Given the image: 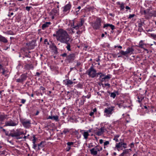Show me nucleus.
<instances>
[{
  "label": "nucleus",
  "mask_w": 156,
  "mask_h": 156,
  "mask_svg": "<svg viewBox=\"0 0 156 156\" xmlns=\"http://www.w3.org/2000/svg\"><path fill=\"white\" fill-rule=\"evenodd\" d=\"M37 145L36 144V143L33 144V148L34 149H37Z\"/></svg>",
  "instance_id": "de8ad7c7"
},
{
  "label": "nucleus",
  "mask_w": 156,
  "mask_h": 156,
  "mask_svg": "<svg viewBox=\"0 0 156 156\" xmlns=\"http://www.w3.org/2000/svg\"><path fill=\"white\" fill-rule=\"evenodd\" d=\"M40 89L41 90H45V87H44L42 86H41L40 87Z\"/></svg>",
  "instance_id": "bf43d9fd"
},
{
  "label": "nucleus",
  "mask_w": 156,
  "mask_h": 156,
  "mask_svg": "<svg viewBox=\"0 0 156 156\" xmlns=\"http://www.w3.org/2000/svg\"><path fill=\"white\" fill-rule=\"evenodd\" d=\"M16 81L18 83H22L23 82V80L21 79L20 78L17 79L16 80Z\"/></svg>",
  "instance_id": "58836bf2"
},
{
  "label": "nucleus",
  "mask_w": 156,
  "mask_h": 156,
  "mask_svg": "<svg viewBox=\"0 0 156 156\" xmlns=\"http://www.w3.org/2000/svg\"><path fill=\"white\" fill-rule=\"evenodd\" d=\"M106 130V129L104 127H102L101 128L98 129V131L96 133V134L98 136H101Z\"/></svg>",
  "instance_id": "2eb2a0df"
},
{
  "label": "nucleus",
  "mask_w": 156,
  "mask_h": 156,
  "mask_svg": "<svg viewBox=\"0 0 156 156\" xmlns=\"http://www.w3.org/2000/svg\"><path fill=\"white\" fill-rule=\"evenodd\" d=\"M119 94V93L118 91H115L114 92L111 93L110 94V97L113 98H115L116 97V95H118Z\"/></svg>",
  "instance_id": "5701e85b"
},
{
  "label": "nucleus",
  "mask_w": 156,
  "mask_h": 156,
  "mask_svg": "<svg viewBox=\"0 0 156 156\" xmlns=\"http://www.w3.org/2000/svg\"><path fill=\"white\" fill-rule=\"evenodd\" d=\"M122 146V142H121L116 144L115 148L118 150V149H120Z\"/></svg>",
  "instance_id": "cd10ccee"
},
{
  "label": "nucleus",
  "mask_w": 156,
  "mask_h": 156,
  "mask_svg": "<svg viewBox=\"0 0 156 156\" xmlns=\"http://www.w3.org/2000/svg\"><path fill=\"white\" fill-rule=\"evenodd\" d=\"M134 16H135L134 14H130V15L129 16V17H128V18L129 19H131V18L133 17Z\"/></svg>",
  "instance_id": "09e8293b"
},
{
  "label": "nucleus",
  "mask_w": 156,
  "mask_h": 156,
  "mask_svg": "<svg viewBox=\"0 0 156 156\" xmlns=\"http://www.w3.org/2000/svg\"><path fill=\"white\" fill-rule=\"evenodd\" d=\"M105 86H108V87H110V84L108 83H105Z\"/></svg>",
  "instance_id": "338daca9"
},
{
  "label": "nucleus",
  "mask_w": 156,
  "mask_h": 156,
  "mask_svg": "<svg viewBox=\"0 0 156 156\" xmlns=\"http://www.w3.org/2000/svg\"><path fill=\"white\" fill-rule=\"evenodd\" d=\"M129 152L128 149H125L123 151L122 153L125 155L128 154Z\"/></svg>",
  "instance_id": "e433bc0d"
},
{
  "label": "nucleus",
  "mask_w": 156,
  "mask_h": 156,
  "mask_svg": "<svg viewBox=\"0 0 156 156\" xmlns=\"http://www.w3.org/2000/svg\"><path fill=\"white\" fill-rule=\"evenodd\" d=\"M151 36L154 39H156V34H151Z\"/></svg>",
  "instance_id": "a18cd8bd"
},
{
  "label": "nucleus",
  "mask_w": 156,
  "mask_h": 156,
  "mask_svg": "<svg viewBox=\"0 0 156 156\" xmlns=\"http://www.w3.org/2000/svg\"><path fill=\"white\" fill-rule=\"evenodd\" d=\"M138 99V102L140 104L141 103V102L142 100L144 99V97H142L141 96H138L137 97Z\"/></svg>",
  "instance_id": "7c9ffc66"
},
{
  "label": "nucleus",
  "mask_w": 156,
  "mask_h": 156,
  "mask_svg": "<svg viewBox=\"0 0 156 156\" xmlns=\"http://www.w3.org/2000/svg\"><path fill=\"white\" fill-rule=\"evenodd\" d=\"M8 41V40L5 37L0 35V42H2L4 43H6Z\"/></svg>",
  "instance_id": "412c9836"
},
{
  "label": "nucleus",
  "mask_w": 156,
  "mask_h": 156,
  "mask_svg": "<svg viewBox=\"0 0 156 156\" xmlns=\"http://www.w3.org/2000/svg\"><path fill=\"white\" fill-rule=\"evenodd\" d=\"M120 136V135L119 134L115 135L113 140H115L116 142H119V140L118 139L119 137Z\"/></svg>",
  "instance_id": "c756f323"
},
{
  "label": "nucleus",
  "mask_w": 156,
  "mask_h": 156,
  "mask_svg": "<svg viewBox=\"0 0 156 156\" xmlns=\"http://www.w3.org/2000/svg\"><path fill=\"white\" fill-rule=\"evenodd\" d=\"M90 96H91V95L90 94H88L87 96H84V98H90Z\"/></svg>",
  "instance_id": "680f3d73"
},
{
  "label": "nucleus",
  "mask_w": 156,
  "mask_h": 156,
  "mask_svg": "<svg viewBox=\"0 0 156 156\" xmlns=\"http://www.w3.org/2000/svg\"><path fill=\"white\" fill-rule=\"evenodd\" d=\"M7 117V115L5 114H2L0 115V123H2V122H4V120Z\"/></svg>",
  "instance_id": "aec40b11"
},
{
  "label": "nucleus",
  "mask_w": 156,
  "mask_h": 156,
  "mask_svg": "<svg viewBox=\"0 0 156 156\" xmlns=\"http://www.w3.org/2000/svg\"><path fill=\"white\" fill-rule=\"evenodd\" d=\"M86 9L89 11L90 10L92 9H93L92 7H86Z\"/></svg>",
  "instance_id": "69168bd1"
},
{
  "label": "nucleus",
  "mask_w": 156,
  "mask_h": 156,
  "mask_svg": "<svg viewBox=\"0 0 156 156\" xmlns=\"http://www.w3.org/2000/svg\"><path fill=\"white\" fill-rule=\"evenodd\" d=\"M52 49L53 50H54L55 51L57 52L58 48L55 45H53Z\"/></svg>",
  "instance_id": "4c0bfd02"
},
{
  "label": "nucleus",
  "mask_w": 156,
  "mask_h": 156,
  "mask_svg": "<svg viewBox=\"0 0 156 156\" xmlns=\"http://www.w3.org/2000/svg\"><path fill=\"white\" fill-rule=\"evenodd\" d=\"M138 29V31L140 32H141L142 30H143V28L142 27H139Z\"/></svg>",
  "instance_id": "13d9d810"
},
{
  "label": "nucleus",
  "mask_w": 156,
  "mask_h": 156,
  "mask_svg": "<svg viewBox=\"0 0 156 156\" xmlns=\"http://www.w3.org/2000/svg\"><path fill=\"white\" fill-rule=\"evenodd\" d=\"M74 144L73 142H68L67 143V144L68 146H70L71 145H73Z\"/></svg>",
  "instance_id": "a19ab883"
},
{
  "label": "nucleus",
  "mask_w": 156,
  "mask_h": 156,
  "mask_svg": "<svg viewBox=\"0 0 156 156\" xmlns=\"http://www.w3.org/2000/svg\"><path fill=\"white\" fill-rule=\"evenodd\" d=\"M61 55L63 57H66L67 56V54L66 53H64Z\"/></svg>",
  "instance_id": "052dcab7"
},
{
  "label": "nucleus",
  "mask_w": 156,
  "mask_h": 156,
  "mask_svg": "<svg viewBox=\"0 0 156 156\" xmlns=\"http://www.w3.org/2000/svg\"><path fill=\"white\" fill-rule=\"evenodd\" d=\"M51 23L50 22H46L42 26V29L44 30L46 28L48 27L51 24Z\"/></svg>",
  "instance_id": "a211bd4d"
},
{
  "label": "nucleus",
  "mask_w": 156,
  "mask_h": 156,
  "mask_svg": "<svg viewBox=\"0 0 156 156\" xmlns=\"http://www.w3.org/2000/svg\"><path fill=\"white\" fill-rule=\"evenodd\" d=\"M26 101V100L24 99H22L21 100V103L22 104H24Z\"/></svg>",
  "instance_id": "5fc2aeb1"
},
{
  "label": "nucleus",
  "mask_w": 156,
  "mask_h": 156,
  "mask_svg": "<svg viewBox=\"0 0 156 156\" xmlns=\"http://www.w3.org/2000/svg\"><path fill=\"white\" fill-rule=\"evenodd\" d=\"M142 25L143 23L141 22L138 23V26L139 27H142Z\"/></svg>",
  "instance_id": "864d4df0"
},
{
  "label": "nucleus",
  "mask_w": 156,
  "mask_h": 156,
  "mask_svg": "<svg viewBox=\"0 0 156 156\" xmlns=\"http://www.w3.org/2000/svg\"><path fill=\"white\" fill-rule=\"evenodd\" d=\"M141 12L142 14L144 15L146 19H149L152 16L156 17V10L147 9L142 10Z\"/></svg>",
  "instance_id": "f03ea898"
},
{
  "label": "nucleus",
  "mask_w": 156,
  "mask_h": 156,
  "mask_svg": "<svg viewBox=\"0 0 156 156\" xmlns=\"http://www.w3.org/2000/svg\"><path fill=\"white\" fill-rule=\"evenodd\" d=\"M134 49L132 47H129L127 48L126 51L121 50L120 51V53L123 55L127 57L128 55H131L133 53Z\"/></svg>",
  "instance_id": "0eeeda50"
},
{
  "label": "nucleus",
  "mask_w": 156,
  "mask_h": 156,
  "mask_svg": "<svg viewBox=\"0 0 156 156\" xmlns=\"http://www.w3.org/2000/svg\"><path fill=\"white\" fill-rule=\"evenodd\" d=\"M53 119L55 120L56 121H59L58 119V116L57 115L56 116H53Z\"/></svg>",
  "instance_id": "72a5a7b5"
},
{
  "label": "nucleus",
  "mask_w": 156,
  "mask_h": 156,
  "mask_svg": "<svg viewBox=\"0 0 156 156\" xmlns=\"http://www.w3.org/2000/svg\"><path fill=\"white\" fill-rule=\"evenodd\" d=\"M82 135L84 137V138L85 140H87L88 138V136H89V134L87 131H84Z\"/></svg>",
  "instance_id": "393cba45"
},
{
  "label": "nucleus",
  "mask_w": 156,
  "mask_h": 156,
  "mask_svg": "<svg viewBox=\"0 0 156 156\" xmlns=\"http://www.w3.org/2000/svg\"><path fill=\"white\" fill-rule=\"evenodd\" d=\"M111 78L110 75H108L105 76L104 77L102 78L101 79L102 81H105L106 80L109 79Z\"/></svg>",
  "instance_id": "c85d7f7f"
},
{
  "label": "nucleus",
  "mask_w": 156,
  "mask_h": 156,
  "mask_svg": "<svg viewBox=\"0 0 156 156\" xmlns=\"http://www.w3.org/2000/svg\"><path fill=\"white\" fill-rule=\"evenodd\" d=\"M58 38L57 41L62 43H66L70 38L67 31L64 29L60 28L58 29Z\"/></svg>",
  "instance_id": "f257e3e1"
},
{
  "label": "nucleus",
  "mask_w": 156,
  "mask_h": 156,
  "mask_svg": "<svg viewBox=\"0 0 156 156\" xmlns=\"http://www.w3.org/2000/svg\"><path fill=\"white\" fill-rule=\"evenodd\" d=\"M98 145L94 147L90 150V154L93 155H96L98 154V151L97 147H98Z\"/></svg>",
  "instance_id": "dca6fc26"
},
{
  "label": "nucleus",
  "mask_w": 156,
  "mask_h": 156,
  "mask_svg": "<svg viewBox=\"0 0 156 156\" xmlns=\"http://www.w3.org/2000/svg\"><path fill=\"white\" fill-rule=\"evenodd\" d=\"M63 82L64 84L67 86V87H72L73 85L75 83V82H73L72 80L69 79L64 80Z\"/></svg>",
  "instance_id": "9d476101"
},
{
  "label": "nucleus",
  "mask_w": 156,
  "mask_h": 156,
  "mask_svg": "<svg viewBox=\"0 0 156 156\" xmlns=\"http://www.w3.org/2000/svg\"><path fill=\"white\" fill-rule=\"evenodd\" d=\"M76 87L78 88L82 89L83 87V85L81 83H78Z\"/></svg>",
  "instance_id": "473e14b6"
},
{
  "label": "nucleus",
  "mask_w": 156,
  "mask_h": 156,
  "mask_svg": "<svg viewBox=\"0 0 156 156\" xmlns=\"http://www.w3.org/2000/svg\"><path fill=\"white\" fill-rule=\"evenodd\" d=\"M34 68V66L32 64L26 63L24 66L25 69L27 70H30V69H33Z\"/></svg>",
  "instance_id": "f3484780"
},
{
  "label": "nucleus",
  "mask_w": 156,
  "mask_h": 156,
  "mask_svg": "<svg viewBox=\"0 0 156 156\" xmlns=\"http://www.w3.org/2000/svg\"><path fill=\"white\" fill-rule=\"evenodd\" d=\"M24 133L23 132L19 130H15L13 129L11 131L10 135L12 137H14L17 139H19L23 138V135Z\"/></svg>",
  "instance_id": "7ed1b4c3"
},
{
  "label": "nucleus",
  "mask_w": 156,
  "mask_h": 156,
  "mask_svg": "<svg viewBox=\"0 0 156 156\" xmlns=\"http://www.w3.org/2000/svg\"><path fill=\"white\" fill-rule=\"evenodd\" d=\"M58 30L57 31H56V34H53V36L54 37H56V39L57 40V38H58Z\"/></svg>",
  "instance_id": "c9c22d12"
},
{
  "label": "nucleus",
  "mask_w": 156,
  "mask_h": 156,
  "mask_svg": "<svg viewBox=\"0 0 156 156\" xmlns=\"http://www.w3.org/2000/svg\"><path fill=\"white\" fill-rule=\"evenodd\" d=\"M24 56L25 57L30 58L31 56L29 54H27L25 55Z\"/></svg>",
  "instance_id": "6e6d98bb"
},
{
  "label": "nucleus",
  "mask_w": 156,
  "mask_h": 156,
  "mask_svg": "<svg viewBox=\"0 0 156 156\" xmlns=\"http://www.w3.org/2000/svg\"><path fill=\"white\" fill-rule=\"evenodd\" d=\"M75 58V54L74 53H72L69 55L66 56V60L69 63L72 62Z\"/></svg>",
  "instance_id": "ddd939ff"
},
{
  "label": "nucleus",
  "mask_w": 156,
  "mask_h": 156,
  "mask_svg": "<svg viewBox=\"0 0 156 156\" xmlns=\"http://www.w3.org/2000/svg\"><path fill=\"white\" fill-rule=\"evenodd\" d=\"M99 75L100 76V77L101 78H102V77L104 76H105V75L104 74H103L99 72L97 73L96 77H98Z\"/></svg>",
  "instance_id": "2f4dec72"
},
{
  "label": "nucleus",
  "mask_w": 156,
  "mask_h": 156,
  "mask_svg": "<svg viewBox=\"0 0 156 156\" xmlns=\"http://www.w3.org/2000/svg\"><path fill=\"white\" fill-rule=\"evenodd\" d=\"M71 149L70 146H69L67 145V147L66 148V151H69Z\"/></svg>",
  "instance_id": "8fccbe9b"
},
{
  "label": "nucleus",
  "mask_w": 156,
  "mask_h": 156,
  "mask_svg": "<svg viewBox=\"0 0 156 156\" xmlns=\"http://www.w3.org/2000/svg\"><path fill=\"white\" fill-rule=\"evenodd\" d=\"M122 145H123V147L124 148H126L127 144L126 143H123L122 142Z\"/></svg>",
  "instance_id": "c03bdc74"
},
{
  "label": "nucleus",
  "mask_w": 156,
  "mask_h": 156,
  "mask_svg": "<svg viewBox=\"0 0 156 156\" xmlns=\"http://www.w3.org/2000/svg\"><path fill=\"white\" fill-rule=\"evenodd\" d=\"M84 23V21L81 19L80 22H77L76 21H73L71 24V26L72 27V29H76L77 30L82 27Z\"/></svg>",
  "instance_id": "423d86ee"
},
{
  "label": "nucleus",
  "mask_w": 156,
  "mask_h": 156,
  "mask_svg": "<svg viewBox=\"0 0 156 156\" xmlns=\"http://www.w3.org/2000/svg\"><path fill=\"white\" fill-rule=\"evenodd\" d=\"M129 146L131 147V148H132L134 147V143H131L129 145Z\"/></svg>",
  "instance_id": "4d7b16f0"
},
{
  "label": "nucleus",
  "mask_w": 156,
  "mask_h": 156,
  "mask_svg": "<svg viewBox=\"0 0 156 156\" xmlns=\"http://www.w3.org/2000/svg\"><path fill=\"white\" fill-rule=\"evenodd\" d=\"M101 19L100 18H98L95 22L91 23V26L94 30H98L101 27Z\"/></svg>",
  "instance_id": "39448f33"
},
{
  "label": "nucleus",
  "mask_w": 156,
  "mask_h": 156,
  "mask_svg": "<svg viewBox=\"0 0 156 156\" xmlns=\"http://www.w3.org/2000/svg\"><path fill=\"white\" fill-rule=\"evenodd\" d=\"M120 7L121 10H123L125 8V4L123 3H122Z\"/></svg>",
  "instance_id": "f704fd0d"
},
{
  "label": "nucleus",
  "mask_w": 156,
  "mask_h": 156,
  "mask_svg": "<svg viewBox=\"0 0 156 156\" xmlns=\"http://www.w3.org/2000/svg\"><path fill=\"white\" fill-rule=\"evenodd\" d=\"M82 99L80 100L79 102V106H81L84 104V102L85 101V98H84V96H83L82 97Z\"/></svg>",
  "instance_id": "a878e982"
},
{
  "label": "nucleus",
  "mask_w": 156,
  "mask_h": 156,
  "mask_svg": "<svg viewBox=\"0 0 156 156\" xmlns=\"http://www.w3.org/2000/svg\"><path fill=\"white\" fill-rule=\"evenodd\" d=\"M31 8V6H27L26 7V9L27 11H29L30 10V8Z\"/></svg>",
  "instance_id": "3c124183"
},
{
  "label": "nucleus",
  "mask_w": 156,
  "mask_h": 156,
  "mask_svg": "<svg viewBox=\"0 0 156 156\" xmlns=\"http://www.w3.org/2000/svg\"><path fill=\"white\" fill-rule=\"evenodd\" d=\"M5 133L6 135L8 136H11L10 135V133L9 134L8 132H7L6 131Z\"/></svg>",
  "instance_id": "0e129e2a"
},
{
  "label": "nucleus",
  "mask_w": 156,
  "mask_h": 156,
  "mask_svg": "<svg viewBox=\"0 0 156 156\" xmlns=\"http://www.w3.org/2000/svg\"><path fill=\"white\" fill-rule=\"evenodd\" d=\"M114 107L111 106L105 108L104 110L105 115L107 117H110L114 110Z\"/></svg>",
  "instance_id": "6e6552de"
},
{
  "label": "nucleus",
  "mask_w": 156,
  "mask_h": 156,
  "mask_svg": "<svg viewBox=\"0 0 156 156\" xmlns=\"http://www.w3.org/2000/svg\"><path fill=\"white\" fill-rule=\"evenodd\" d=\"M86 73L88 74L89 77L94 78L97 76L96 70L93 66H91L86 71Z\"/></svg>",
  "instance_id": "20e7f679"
},
{
  "label": "nucleus",
  "mask_w": 156,
  "mask_h": 156,
  "mask_svg": "<svg viewBox=\"0 0 156 156\" xmlns=\"http://www.w3.org/2000/svg\"><path fill=\"white\" fill-rule=\"evenodd\" d=\"M45 145V142L42 141L41 143L38 144V148L37 149L38 150H40L41 148H43L44 147Z\"/></svg>",
  "instance_id": "6ab92c4d"
},
{
  "label": "nucleus",
  "mask_w": 156,
  "mask_h": 156,
  "mask_svg": "<svg viewBox=\"0 0 156 156\" xmlns=\"http://www.w3.org/2000/svg\"><path fill=\"white\" fill-rule=\"evenodd\" d=\"M97 151H102V148L101 147H100L99 148L97 147Z\"/></svg>",
  "instance_id": "603ef678"
},
{
  "label": "nucleus",
  "mask_w": 156,
  "mask_h": 156,
  "mask_svg": "<svg viewBox=\"0 0 156 156\" xmlns=\"http://www.w3.org/2000/svg\"><path fill=\"white\" fill-rule=\"evenodd\" d=\"M116 105H118L119 108H121L122 107H123L124 108H125V107L123 106L121 103H118L116 104Z\"/></svg>",
  "instance_id": "79ce46f5"
},
{
  "label": "nucleus",
  "mask_w": 156,
  "mask_h": 156,
  "mask_svg": "<svg viewBox=\"0 0 156 156\" xmlns=\"http://www.w3.org/2000/svg\"><path fill=\"white\" fill-rule=\"evenodd\" d=\"M147 44H146L144 43V41L143 40H141L139 42L138 45L137 46L139 47L142 48L146 51H148L147 49L145 48L147 47Z\"/></svg>",
  "instance_id": "4468645a"
},
{
  "label": "nucleus",
  "mask_w": 156,
  "mask_h": 156,
  "mask_svg": "<svg viewBox=\"0 0 156 156\" xmlns=\"http://www.w3.org/2000/svg\"><path fill=\"white\" fill-rule=\"evenodd\" d=\"M80 64H81V63L80 62H78V61H77L76 66H80Z\"/></svg>",
  "instance_id": "e2e57ef3"
},
{
  "label": "nucleus",
  "mask_w": 156,
  "mask_h": 156,
  "mask_svg": "<svg viewBox=\"0 0 156 156\" xmlns=\"http://www.w3.org/2000/svg\"><path fill=\"white\" fill-rule=\"evenodd\" d=\"M36 140V138L35 137V136L34 135L33 136V139L32 140L33 144L35 143Z\"/></svg>",
  "instance_id": "ea45409f"
},
{
  "label": "nucleus",
  "mask_w": 156,
  "mask_h": 156,
  "mask_svg": "<svg viewBox=\"0 0 156 156\" xmlns=\"http://www.w3.org/2000/svg\"><path fill=\"white\" fill-rule=\"evenodd\" d=\"M108 27H109L112 30L115 29V27L112 24L108 23L105 24L104 25L103 28H105Z\"/></svg>",
  "instance_id": "4be33fe9"
},
{
  "label": "nucleus",
  "mask_w": 156,
  "mask_h": 156,
  "mask_svg": "<svg viewBox=\"0 0 156 156\" xmlns=\"http://www.w3.org/2000/svg\"><path fill=\"white\" fill-rule=\"evenodd\" d=\"M69 40H68V41L66 43H65L67 44V46H66V48L68 51H71V49L70 48V44L69 43Z\"/></svg>",
  "instance_id": "bb28decb"
},
{
  "label": "nucleus",
  "mask_w": 156,
  "mask_h": 156,
  "mask_svg": "<svg viewBox=\"0 0 156 156\" xmlns=\"http://www.w3.org/2000/svg\"><path fill=\"white\" fill-rule=\"evenodd\" d=\"M71 8V5L70 2L66 5L63 7V10H62L63 13H68L69 12L70 9Z\"/></svg>",
  "instance_id": "9b49d317"
},
{
  "label": "nucleus",
  "mask_w": 156,
  "mask_h": 156,
  "mask_svg": "<svg viewBox=\"0 0 156 156\" xmlns=\"http://www.w3.org/2000/svg\"><path fill=\"white\" fill-rule=\"evenodd\" d=\"M94 112H90V114H89V115H90V116H92L94 115Z\"/></svg>",
  "instance_id": "774afa93"
},
{
  "label": "nucleus",
  "mask_w": 156,
  "mask_h": 156,
  "mask_svg": "<svg viewBox=\"0 0 156 156\" xmlns=\"http://www.w3.org/2000/svg\"><path fill=\"white\" fill-rule=\"evenodd\" d=\"M20 78L23 81L25 80L27 78V73L23 74L20 76Z\"/></svg>",
  "instance_id": "b1692460"
},
{
  "label": "nucleus",
  "mask_w": 156,
  "mask_h": 156,
  "mask_svg": "<svg viewBox=\"0 0 156 156\" xmlns=\"http://www.w3.org/2000/svg\"><path fill=\"white\" fill-rule=\"evenodd\" d=\"M18 124L12 120L10 119L8 121H6L4 126H15Z\"/></svg>",
  "instance_id": "f8f14e48"
},
{
  "label": "nucleus",
  "mask_w": 156,
  "mask_h": 156,
  "mask_svg": "<svg viewBox=\"0 0 156 156\" xmlns=\"http://www.w3.org/2000/svg\"><path fill=\"white\" fill-rule=\"evenodd\" d=\"M81 7L80 6H79L77 8H76V12H77L79 11L80 10V9Z\"/></svg>",
  "instance_id": "37998d69"
},
{
  "label": "nucleus",
  "mask_w": 156,
  "mask_h": 156,
  "mask_svg": "<svg viewBox=\"0 0 156 156\" xmlns=\"http://www.w3.org/2000/svg\"><path fill=\"white\" fill-rule=\"evenodd\" d=\"M21 122L23 126L27 128H29L31 126V121L26 119H22Z\"/></svg>",
  "instance_id": "1a4fd4ad"
},
{
  "label": "nucleus",
  "mask_w": 156,
  "mask_h": 156,
  "mask_svg": "<svg viewBox=\"0 0 156 156\" xmlns=\"http://www.w3.org/2000/svg\"><path fill=\"white\" fill-rule=\"evenodd\" d=\"M109 144V142L108 141H106L104 142V145L105 146L106 145H108Z\"/></svg>",
  "instance_id": "49530a36"
}]
</instances>
